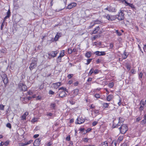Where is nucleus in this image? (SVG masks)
I'll return each instance as SVG.
<instances>
[{
	"instance_id": "20",
	"label": "nucleus",
	"mask_w": 146,
	"mask_h": 146,
	"mask_svg": "<svg viewBox=\"0 0 146 146\" xmlns=\"http://www.w3.org/2000/svg\"><path fill=\"white\" fill-rule=\"evenodd\" d=\"M116 18H117L116 15H110V21L114 20Z\"/></svg>"
},
{
	"instance_id": "1",
	"label": "nucleus",
	"mask_w": 146,
	"mask_h": 146,
	"mask_svg": "<svg viewBox=\"0 0 146 146\" xmlns=\"http://www.w3.org/2000/svg\"><path fill=\"white\" fill-rule=\"evenodd\" d=\"M119 129L120 133L122 134H125L128 130L126 124L121 125Z\"/></svg>"
},
{
	"instance_id": "14",
	"label": "nucleus",
	"mask_w": 146,
	"mask_h": 146,
	"mask_svg": "<svg viewBox=\"0 0 146 146\" xmlns=\"http://www.w3.org/2000/svg\"><path fill=\"white\" fill-rule=\"evenodd\" d=\"M52 85L54 88L57 89L61 85V83L60 82L54 83Z\"/></svg>"
},
{
	"instance_id": "46",
	"label": "nucleus",
	"mask_w": 146,
	"mask_h": 146,
	"mask_svg": "<svg viewBox=\"0 0 146 146\" xmlns=\"http://www.w3.org/2000/svg\"><path fill=\"white\" fill-rule=\"evenodd\" d=\"M98 122L97 121H94L92 123V125L93 126H95L97 124Z\"/></svg>"
},
{
	"instance_id": "32",
	"label": "nucleus",
	"mask_w": 146,
	"mask_h": 146,
	"mask_svg": "<svg viewBox=\"0 0 146 146\" xmlns=\"http://www.w3.org/2000/svg\"><path fill=\"white\" fill-rule=\"evenodd\" d=\"M127 52H125L123 54V57L124 59H125L127 56Z\"/></svg>"
},
{
	"instance_id": "63",
	"label": "nucleus",
	"mask_w": 146,
	"mask_h": 146,
	"mask_svg": "<svg viewBox=\"0 0 146 146\" xmlns=\"http://www.w3.org/2000/svg\"><path fill=\"white\" fill-rule=\"evenodd\" d=\"M92 79L91 78H89L87 80V81L88 82H91L92 80Z\"/></svg>"
},
{
	"instance_id": "2",
	"label": "nucleus",
	"mask_w": 146,
	"mask_h": 146,
	"mask_svg": "<svg viewBox=\"0 0 146 146\" xmlns=\"http://www.w3.org/2000/svg\"><path fill=\"white\" fill-rule=\"evenodd\" d=\"M19 89L23 91H25L27 90V87L25 84L22 83H20L19 84Z\"/></svg>"
},
{
	"instance_id": "13",
	"label": "nucleus",
	"mask_w": 146,
	"mask_h": 146,
	"mask_svg": "<svg viewBox=\"0 0 146 146\" xmlns=\"http://www.w3.org/2000/svg\"><path fill=\"white\" fill-rule=\"evenodd\" d=\"M145 104L144 102L142 100L140 103L141 106L139 108V110L140 111H141L143 110V107L145 105Z\"/></svg>"
},
{
	"instance_id": "61",
	"label": "nucleus",
	"mask_w": 146,
	"mask_h": 146,
	"mask_svg": "<svg viewBox=\"0 0 146 146\" xmlns=\"http://www.w3.org/2000/svg\"><path fill=\"white\" fill-rule=\"evenodd\" d=\"M78 82H76L74 84V86H76L78 85Z\"/></svg>"
},
{
	"instance_id": "23",
	"label": "nucleus",
	"mask_w": 146,
	"mask_h": 146,
	"mask_svg": "<svg viewBox=\"0 0 146 146\" xmlns=\"http://www.w3.org/2000/svg\"><path fill=\"white\" fill-rule=\"evenodd\" d=\"M50 106V108L54 109L56 107V104L55 103H51Z\"/></svg>"
},
{
	"instance_id": "57",
	"label": "nucleus",
	"mask_w": 146,
	"mask_h": 146,
	"mask_svg": "<svg viewBox=\"0 0 146 146\" xmlns=\"http://www.w3.org/2000/svg\"><path fill=\"white\" fill-rule=\"evenodd\" d=\"M33 141L31 140L30 141L27 142V144H28V145L30 144L31 143L33 142Z\"/></svg>"
},
{
	"instance_id": "5",
	"label": "nucleus",
	"mask_w": 146,
	"mask_h": 146,
	"mask_svg": "<svg viewBox=\"0 0 146 146\" xmlns=\"http://www.w3.org/2000/svg\"><path fill=\"white\" fill-rule=\"evenodd\" d=\"M65 90L60 91H59V94H58L56 96L57 97H59L61 98L64 97L66 95V94L65 92Z\"/></svg>"
},
{
	"instance_id": "21",
	"label": "nucleus",
	"mask_w": 146,
	"mask_h": 146,
	"mask_svg": "<svg viewBox=\"0 0 146 146\" xmlns=\"http://www.w3.org/2000/svg\"><path fill=\"white\" fill-rule=\"evenodd\" d=\"M99 146H108V143L107 141L102 142L99 145Z\"/></svg>"
},
{
	"instance_id": "25",
	"label": "nucleus",
	"mask_w": 146,
	"mask_h": 146,
	"mask_svg": "<svg viewBox=\"0 0 146 146\" xmlns=\"http://www.w3.org/2000/svg\"><path fill=\"white\" fill-rule=\"evenodd\" d=\"M109 104L107 103H105L103 104V106L105 108H108Z\"/></svg>"
},
{
	"instance_id": "11",
	"label": "nucleus",
	"mask_w": 146,
	"mask_h": 146,
	"mask_svg": "<svg viewBox=\"0 0 146 146\" xmlns=\"http://www.w3.org/2000/svg\"><path fill=\"white\" fill-rule=\"evenodd\" d=\"M76 4L75 3H71L68 5L66 8L68 9H70L73 8L74 7L76 6Z\"/></svg>"
},
{
	"instance_id": "47",
	"label": "nucleus",
	"mask_w": 146,
	"mask_h": 146,
	"mask_svg": "<svg viewBox=\"0 0 146 146\" xmlns=\"http://www.w3.org/2000/svg\"><path fill=\"white\" fill-rule=\"evenodd\" d=\"M126 67L127 70H130L131 68V66L129 64H127Z\"/></svg>"
},
{
	"instance_id": "34",
	"label": "nucleus",
	"mask_w": 146,
	"mask_h": 146,
	"mask_svg": "<svg viewBox=\"0 0 146 146\" xmlns=\"http://www.w3.org/2000/svg\"><path fill=\"white\" fill-rule=\"evenodd\" d=\"M92 59H89L87 60V62L86 63V65L88 64L91 61Z\"/></svg>"
},
{
	"instance_id": "60",
	"label": "nucleus",
	"mask_w": 146,
	"mask_h": 146,
	"mask_svg": "<svg viewBox=\"0 0 146 146\" xmlns=\"http://www.w3.org/2000/svg\"><path fill=\"white\" fill-rule=\"evenodd\" d=\"M39 136V135L38 134H35L34 135L33 137L35 138H36L38 137Z\"/></svg>"
},
{
	"instance_id": "39",
	"label": "nucleus",
	"mask_w": 146,
	"mask_h": 146,
	"mask_svg": "<svg viewBox=\"0 0 146 146\" xmlns=\"http://www.w3.org/2000/svg\"><path fill=\"white\" fill-rule=\"evenodd\" d=\"M73 52V51L71 49L68 48V52L69 54H71Z\"/></svg>"
},
{
	"instance_id": "28",
	"label": "nucleus",
	"mask_w": 146,
	"mask_h": 146,
	"mask_svg": "<svg viewBox=\"0 0 146 146\" xmlns=\"http://www.w3.org/2000/svg\"><path fill=\"white\" fill-rule=\"evenodd\" d=\"M38 120V119L37 118H35L32 119L31 121L33 123H34L35 122L37 121Z\"/></svg>"
},
{
	"instance_id": "19",
	"label": "nucleus",
	"mask_w": 146,
	"mask_h": 146,
	"mask_svg": "<svg viewBox=\"0 0 146 146\" xmlns=\"http://www.w3.org/2000/svg\"><path fill=\"white\" fill-rule=\"evenodd\" d=\"M79 92V90L78 89H76L73 90V92L74 94V96H75L77 95Z\"/></svg>"
},
{
	"instance_id": "31",
	"label": "nucleus",
	"mask_w": 146,
	"mask_h": 146,
	"mask_svg": "<svg viewBox=\"0 0 146 146\" xmlns=\"http://www.w3.org/2000/svg\"><path fill=\"white\" fill-rule=\"evenodd\" d=\"M142 76L143 73L141 72L139 73V78L140 80H141V79L142 78Z\"/></svg>"
},
{
	"instance_id": "7",
	"label": "nucleus",
	"mask_w": 146,
	"mask_h": 146,
	"mask_svg": "<svg viewBox=\"0 0 146 146\" xmlns=\"http://www.w3.org/2000/svg\"><path fill=\"white\" fill-rule=\"evenodd\" d=\"M58 52L57 51H51L48 53V54L50 56L54 58L56 56V54L58 53Z\"/></svg>"
},
{
	"instance_id": "12",
	"label": "nucleus",
	"mask_w": 146,
	"mask_h": 146,
	"mask_svg": "<svg viewBox=\"0 0 146 146\" xmlns=\"http://www.w3.org/2000/svg\"><path fill=\"white\" fill-rule=\"evenodd\" d=\"M94 53L97 55L98 56H102L106 54V53L105 52H100L98 51H96Z\"/></svg>"
},
{
	"instance_id": "26",
	"label": "nucleus",
	"mask_w": 146,
	"mask_h": 146,
	"mask_svg": "<svg viewBox=\"0 0 146 146\" xmlns=\"http://www.w3.org/2000/svg\"><path fill=\"white\" fill-rule=\"evenodd\" d=\"M1 77L2 78V80H3V79H4L7 78V76L6 74H4L1 75Z\"/></svg>"
},
{
	"instance_id": "43",
	"label": "nucleus",
	"mask_w": 146,
	"mask_h": 146,
	"mask_svg": "<svg viewBox=\"0 0 146 146\" xmlns=\"http://www.w3.org/2000/svg\"><path fill=\"white\" fill-rule=\"evenodd\" d=\"M99 71L98 70H95L94 71V73L95 74H97L99 73Z\"/></svg>"
},
{
	"instance_id": "4",
	"label": "nucleus",
	"mask_w": 146,
	"mask_h": 146,
	"mask_svg": "<svg viewBox=\"0 0 146 146\" xmlns=\"http://www.w3.org/2000/svg\"><path fill=\"white\" fill-rule=\"evenodd\" d=\"M122 118L121 117H119V122L117 124H116L115 123H114V122H113V124L112 125V127H113V128H115V127H118L119 126H120V125L121 124H120L121 123V121H123L122 120Z\"/></svg>"
},
{
	"instance_id": "3",
	"label": "nucleus",
	"mask_w": 146,
	"mask_h": 146,
	"mask_svg": "<svg viewBox=\"0 0 146 146\" xmlns=\"http://www.w3.org/2000/svg\"><path fill=\"white\" fill-rule=\"evenodd\" d=\"M123 12V10H120V12L119 13L118 17H117V19L121 21L124 19L125 18L124 16V14Z\"/></svg>"
},
{
	"instance_id": "38",
	"label": "nucleus",
	"mask_w": 146,
	"mask_h": 146,
	"mask_svg": "<svg viewBox=\"0 0 146 146\" xmlns=\"http://www.w3.org/2000/svg\"><path fill=\"white\" fill-rule=\"evenodd\" d=\"M6 126L9 129H11V125L10 123H7L6 125Z\"/></svg>"
},
{
	"instance_id": "35",
	"label": "nucleus",
	"mask_w": 146,
	"mask_h": 146,
	"mask_svg": "<svg viewBox=\"0 0 146 146\" xmlns=\"http://www.w3.org/2000/svg\"><path fill=\"white\" fill-rule=\"evenodd\" d=\"M146 123V119H143L141 121V123L142 125H143L145 124Z\"/></svg>"
},
{
	"instance_id": "55",
	"label": "nucleus",
	"mask_w": 146,
	"mask_h": 146,
	"mask_svg": "<svg viewBox=\"0 0 146 146\" xmlns=\"http://www.w3.org/2000/svg\"><path fill=\"white\" fill-rule=\"evenodd\" d=\"M141 119V118L140 117H139L136 119V121H139Z\"/></svg>"
},
{
	"instance_id": "40",
	"label": "nucleus",
	"mask_w": 146,
	"mask_h": 146,
	"mask_svg": "<svg viewBox=\"0 0 146 146\" xmlns=\"http://www.w3.org/2000/svg\"><path fill=\"white\" fill-rule=\"evenodd\" d=\"M7 16H9V17L11 15V12L9 10L7 12Z\"/></svg>"
},
{
	"instance_id": "27",
	"label": "nucleus",
	"mask_w": 146,
	"mask_h": 146,
	"mask_svg": "<svg viewBox=\"0 0 146 146\" xmlns=\"http://www.w3.org/2000/svg\"><path fill=\"white\" fill-rule=\"evenodd\" d=\"M94 68H92L90 70V71L89 72L88 74V75L91 76L92 74L94 73Z\"/></svg>"
},
{
	"instance_id": "22",
	"label": "nucleus",
	"mask_w": 146,
	"mask_h": 146,
	"mask_svg": "<svg viewBox=\"0 0 146 146\" xmlns=\"http://www.w3.org/2000/svg\"><path fill=\"white\" fill-rule=\"evenodd\" d=\"M85 56L88 58H89L91 56V52L90 51H88L87 52L85 55Z\"/></svg>"
},
{
	"instance_id": "36",
	"label": "nucleus",
	"mask_w": 146,
	"mask_h": 146,
	"mask_svg": "<svg viewBox=\"0 0 146 146\" xmlns=\"http://www.w3.org/2000/svg\"><path fill=\"white\" fill-rule=\"evenodd\" d=\"M94 96H95V97H96V98H99L100 97V95L98 94H96Z\"/></svg>"
},
{
	"instance_id": "53",
	"label": "nucleus",
	"mask_w": 146,
	"mask_h": 146,
	"mask_svg": "<svg viewBox=\"0 0 146 146\" xmlns=\"http://www.w3.org/2000/svg\"><path fill=\"white\" fill-rule=\"evenodd\" d=\"M26 116L25 115H22V119L23 120L26 119Z\"/></svg>"
},
{
	"instance_id": "18",
	"label": "nucleus",
	"mask_w": 146,
	"mask_h": 146,
	"mask_svg": "<svg viewBox=\"0 0 146 146\" xmlns=\"http://www.w3.org/2000/svg\"><path fill=\"white\" fill-rule=\"evenodd\" d=\"M125 3L127 5H129V7H131L132 8L135 9V7L134 5L132 4H131L127 2L126 1H125Z\"/></svg>"
},
{
	"instance_id": "41",
	"label": "nucleus",
	"mask_w": 146,
	"mask_h": 146,
	"mask_svg": "<svg viewBox=\"0 0 146 146\" xmlns=\"http://www.w3.org/2000/svg\"><path fill=\"white\" fill-rule=\"evenodd\" d=\"M73 76V74H69L68 75L67 77L68 79L71 78Z\"/></svg>"
},
{
	"instance_id": "56",
	"label": "nucleus",
	"mask_w": 146,
	"mask_h": 146,
	"mask_svg": "<svg viewBox=\"0 0 146 146\" xmlns=\"http://www.w3.org/2000/svg\"><path fill=\"white\" fill-rule=\"evenodd\" d=\"M9 16H7V15L5 17V18H4V19H3V22H5V20L6 19H7V18H9Z\"/></svg>"
},
{
	"instance_id": "52",
	"label": "nucleus",
	"mask_w": 146,
	"mask_h": 146,
	"mask_svg": "<svg viewBox=\"0 0 146 146\" xmlns=\"http://www.w3.org/2000/svg\"><path fill=\"white\" fill-rule=\"evenodd\" d=\"M4 22H3V21L2 23L1 26V30H3V29L4 26Z\"/></svg>"
},
{
	"instance_id": "33",
	"label": "nucleus",
	"mask_w": 146,
	"mask_h": 146,
	"mask_svg": "<svg viewBox=\"0 0 146 146\" xmlns=\"http://www.w3.org/2000/svg\"><path fill=\"white\" fill-rule=\"evenodd\" d=\"M64 55V51H62L61 53H60V55L59 56L61 57H63Z\"/></svg>"
},
{
	"instance_id": "54",
	"label": "nucleus",
	"mask_w": 146,
	"mask_h": 146,
	"mask_svg": "<svg viewBox=\"0 0 146 146\" xmlns=\"http://www.w3.org/2000/svg\"><path fill=\"white\" fill-rule=\"evenodd\" d=\"M88 139L86 138H84L83 139V141L84 142H88Z\"/></svg>"
},
{
	"instance_id": "37",
	"label": "nucleus",
	"mask_w": 146,
	"mask_h": 146,
	"mask_svg": "<svg viewBox=\"0 0 146 146\" xmlns=\"http://www.w3.org/2000/svg\"><path fill=\"white\" fill-rule=\"evenodd\" d=\"M59 91H60V90H62H62H65V91H66V88H64V87H61V88H60L59 89Z\"/></svg>"
},
{
	"instance_id": "62",
	"label": "nucleus",
	"mask_w": 146,
	"mask_h": 146,
	"mask_svg": "<svg viewBox=\"0 0 146 146\" xmlns=\"http://www.w3.org/2000/svg\"><path fill=\"white\" fill-rule=\"evenodd\" d=\"M94 112L95 113L98 114L99 113V111L98 110H94Z\"/></svg>"
},
{
	"instance_id": "49",
	"label": "nucleus",
	"mask_w": 146,
	"mask_h": 146,
	"mask_svg": "<svg viewBox=\"0 0 146 146\" xmlns=\"http://www.w3.org/2000/svg\"><path fill=\"white\" fill-rule=\"evenodd\" d=\"M117 144L115 141H113L112 143V146H116Z\"/></svg>"
},
{
	"instance_id": "30",
	"label": "nucleus",
	"mask_w": 146,
	"mask_h": 146,
	"mask_svg": "<svg viewBox=\"0 0 146 146\" xmlns=\"http://www.w3.org/2000/svg\"><path fill=\"white\" fill-rule=\"evenodd\" d=\"M61 57L58 56L57 59V61L58 62H61Z\"/></svg>"
},
{
	"instance_id": "58",
	"label": "nucleus",
	"mask_w": 146,
	"mask_h": 146,
	"mask_svg": "<svg viewBox=\"0 0 146 146\" xmlns=\"http://www.w3.org/2000/svg\"><path fill=\"white\" fill-rule=\"evenodd\" d=\"M101 62V60L99 59H97L96 61V62L97 63H99Z\"/></svg>"
},
{
	"instance_id": "8",
	"label": "nucleus",
	"mask_w": 146,
	"mask_h": 146,
	"mask_svg": "<svg viewBox=\"0 0 146 146\" xmlns=\"http://www.w3.org/2000/svg\"><path fill=\"white\" fill-rule=\"evenodd\" d=\"M77 120L78 121V123L77 124H82L85 121V119L82 117H78Z\"/></svg>"
},
{
	"instance_id": "64",
	"label": "nucleus",
	"mask_w": 146,
	"mask_h": 146,
	"mask_svg": "<svg viewBox=\"0 0 146 146\" xmlns=\"http://www.w3.org/2000/svg\"><path fill=\"white\" fill-rule=\"evenodd\" d=\"M121 146H127V145L126 143H123Z\"/></svg>"
},
{
	"instance_id": "6",
	"label": "nucleus",
	"mask_w": 146,
	"mask_h": 146,
	"mask_svg": "<svg viewBox=\"0 0 146 146\" xmlns=\"http://www.w3.org/2000/svg\"><path fill=\"white\" fill-rule=\"evenodd\" d=\"M36 66V62L35 61L34 62H32L30 64L29 69L31 70H32Z\"/></svg>"
},
{
	"instance_id": "29",
	"label": "nucleus",
	"mask_w": 146,
	"mask_h": 146,
	"mask_svg": "<svg viewBox=\"0 0 146 146\" xmlns=\"http://www.w3.org/2000/svg\"><path fill=\"white\" fill-rule=\"evenodd\" d=\"M109 86L110 88H112L114 86V83L113 82H112L110 83L108 85Z\"/></svg>"
},
{
	"instance_id": "15",
	"label": "nucleus",
	"mask_w": 146,
	"mask_h": 146,
	"mask_svg": "<svg viewBox=\"0 0 146 146\" xmlns=\"http://www.w3.org/2000/svg\"><path fill=\"white\" fill-rule=\"evenodd\" d=\"M116 11L115 7L112 6L109 7V11L111 12H115Z\"/></svg>"
},
{
	"instance_id": "59",
	"label": "nucleus",
	"mask_w": 146,
	"mask_h": 146,
	"mask_svg": "<svg viewBox=\"0 0 146 146\" xmlns=\"http://www.w3.org/2000/svg\"><path fill=\"white\" fill-rule=\"evenodd\" d=\"M91 130V129L90 128H88L86 130V132L87 133V132H89Z\"/></svg>"
},
{
	"instance_id": "45",
	"label": "nucleus",
	"mask_w": 146,
	"mask_h": 146,
	"mask_svg": "<svg viewBox=\"0 0 146 146\" xmlns=\"http://www.w3.org/2000/svg\"><path fill=\"white\" fill-rule=\"evenodd\" d=\"M106 18L108 20L110 21V16L109 15H107Z\"/></svg>"
},
{
	"instance_id": "48",
	"label": "nucleus",
	"mask_w": 146,
	"mask_h": 146,
	"mask_svg": "<svg viewBox=\"0 0 146 146\" xmlns=\"http://www.w3.org/2000/svg\"><path fill=\"white\" fill-rule=\"evenodd\" d=\"M49 94H52V95H53V94H54V92L52 91V90H50L49 91Z\"/></svg>"
},
{
	"instance_id": "51",
	"label": "nucleus",
	"mask_w": 146,
	"mask_h": 146,
	"mask_svg": "<svg viewBox=\"0 0 146 146\" xmlns=\"http://www.w3.org/2000/svg\"><path fill=\"white\" fill-rule=\"evenodd\" d=\"M44 85L43 84H42L40 86H39V88L40 90L42 89L44 87Z\"/></svg>"
},
{
	"instance_id": "44",
	"label": "nucleus",
	"mask_w": 146,
	"mask_h": 146,
	"mask_svg": "<svg viewBox=\"0 0 146 146\" xmlns=\"http://www.w3.org/2000/svg\"><path fill=\"white\" fill-rule=\"evenodd\" d=\"M116 33H117V35L118 36H121V33L119 32L118 30H116Z\"/></svg>"
},
{
	"instance_id": "16",
	"label": "nucleus",
	"mask_w": 146,
	"mask_h": 146,
	"mask_svg": "<svg viewBox=\"0 0 146 146\" xmlns=\"http://www.w3.org/2000/svg\"><path fill=\"white\" fill-rule=\"evenodd\" d=\"M113 96L112 95H109L107 97V100L108 101H110L112 100Z\"/></svg>"
},
{
	"instance_id": "42",
	"label": "nucleus",
	"mask_w": 146,
	"mask_h": 146,
	"mask_svg": "<svg viewBox=\"0 0 146 146\" xmlns=\"http://www.w3.org/2000/svg\"><path fill=\"white\" fill-rule=\"evenodd\" d=\"M4 108V106L2 105H0V109L2 110H3Z\"/></svg>"
},
{
	"instance_id": "9",
	"label": "nucleus",
	"mask_w": 146,
	"mask_h": 146,
	"mask_svg": "<svg viewBox=\"0 0 146 146\" xmlns=\"http://www.w3.org/2000/svg\"><path fill=\"white\" fill-rule=\"evenodd\" d=\"M62 36V33H57L56 35L54 38V40L55 41L58 40V38Z\"/></svg>"
},
{
	"instance_id": "50",
	"label": "nucleus",
	"mask_w": 146,
	"mask_h": 146,
	"mask_svg": "<svg viewBox=\"0 0 146 146\" xmlns=\"http://www.w3.org/2000/svg\"><path fill=\"white\" fill-rule=\"evenodd\" d=\"M70 139V135L68 136L66 138V140L68 141H69Z\"/></svg>"
},
{
	"instance_id": "17",
	"label": "nucleus",
	"mask_w": 146,
	"mask_h": 146,
	"mask_svg": "<svg viewBox=\"0 0 146 146\" xmlns=\"http://www.w3.org/2000/svg\"><path fill=\"white\" fill-rule=\"evenodd\" d=\"M100 27L99 26L96 27V28L94 29V30L93 32V34H96L99 30Z\"/></svg>"
},
{
	"instance_id": "10",
	"label": "nucleus",
	"mask_w": 146,
	"mask_h": 146,
	"mask_svg": "<svg viewBox=\"0 0 146 146\" xmlns=\"http://www.w3.org/2000/svg\"><path fill=\"white\" fill-rule=\"evenodd\" d=\"M40 141L41 139L40 138L36 139L34 143V145L35 146H38L40 145Z\"/></svg>"
},
{
	"instance_id": "24",
	"label": "nucleus",
	"mask_w": 146,
	"mask_h": 146,
	"mask_svg": "<svg viewBox=\"0 0 146 146\" xmlns=\"http://www.w3.org/2000/svg\"><path fill=\"white\" fill-rule=\"evenodd\" d=\"M3 81L5 85L7 84L8 82V79L7 77L4 79H3Z\"/></svg>"
}]
</instances>
